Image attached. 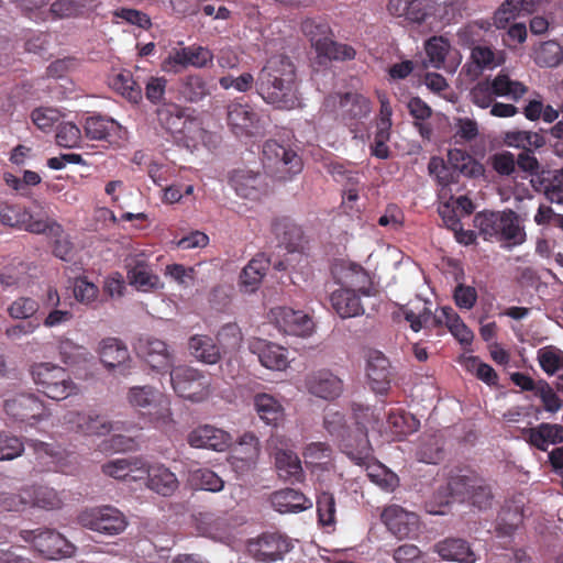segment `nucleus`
I'll use <instances>...</instances> for the list:
<instances>
[{"instance_id":"obj_21","label":"nucleus","mask_w":563,"mask_h":563,"mask_svg":"<svg viewBox=\"0 0 563 563\" xmlns=\"http://www.w3.org/2000/svg\"><path fill=\"white\" fill-rule=\"evenodd\" d=\"M366 376L375 393L384 394L389 389L391 369L388 358L377 350L366 353Z\"/></svg>"},{"instance_id":"obj_11","label":"nucleus","mask_w":563,"mask_h":563,"mask_svg":"<svg viewBox=\"0 0 563 563\" xmlns=\"http://www.w3.org/2000/svg\"><path fill=\"white\" fill-rule=\"evenodd\" d=\"M4 411L13 421L30 427L48 417L44 404L33 394H18L5 399Z\"/></svg>"},{"instance_id":"obj_57","label":"nucleus","mask_w":563,"mask_h":563,"mask_svg":"<svg viewBox=\"0 0 563 563\" xmlns=\"http://www.w3.org/2000/svg\"><path fill=\"white\" fill-rule=\"evenodd\" d=\"M449 51L450 43L441 36H434L426 43V53L429 63L434 68H441L443 66Z\"/></svg>"},{"instance_id":"obj_44","label":"nucleus","mask_w":563,"mask_h":563,"mask_svg":"<svg viewBox=\"0 0 563 563\" xmlns=\"http://www.w3.org/2000/svg\"><path fill=\"white\" fill-rule=\"evenodd\" d=\"M420 422L402 409L391 408L387 413V429L395 437H404L418 430Z\"/></svg>"},{"instance_id":"obj_35","label":"nucleus","mask_w":563,"mask_h":563,"mask_svg":"<svg viewBox=\"0 0 563 563\" xmlns=\"http://www.w3.org/2000/svg\"><path fill=\"white\" fill-rule=\"evenodd\" d=\"M188 350L192 357L205 364L213 365L221 358L219 346L209 335L195 334L190 336Z\"/></svg>"},{"instance_id":"obj_37","label":"nucleus","mask_w":563,"mask_h":563,"mask_svg":"<svg viewBox=\"0 0 563 563\" xmlns=\"http://www.w3.org/2000/svg\"><path fill=\"white\" fill-rule=\"evenodd\" d=\"M57 350L62 362L68 366H80L92 360L91 352L74 340L62 336L57 343Z\"/></svg>"},{"instance_id":"obj_61","label":"nucleus","mask_w":563,"mask_h":563,"mask_svg":"<svg viewBox=\"0 0 563 563\" xmlns=\"http://www.w3.org/2000/svg\"><path fill=\"white\" fill-rule=\"evenodd\" d=\"M80 141L81 132L76 124L71 122L59 124L56 133V142L59 146L74 148L80 144Z\"/></svg>"},{"instance_id":"obj_63","label":"nucleus","mask_w":563,"mask_h":563,"mask_svg":"<svg viewBox=\"0 0 563 563\" xmlns=\"http://www.w3.org/2000/svg\"><path fill=\"white\" fill-rule=\"evenodd\" d=\"M522 7L523 0H506L495 13V25L499 29L505 27L510 20L520 14Z\"/></svg>"},{"instance_id":"obj_58","label":"nucleus","mask_w":563,"mask_h":563,"mask_svg":"<svg viewBox=\"0 0 563 563\" xmlns=\"http://www.w3.org/2000/svg\"><path fill=\"white\" fill-rule=\"evenodd\" d=\"M24 444L15 435L0 432V461H11L22 455Z\"/></svg>"},{"instance_id":"obj_43","label":"nucleus","mask_w":563,"mask_h":563,"mask_svg":"<svg viewBox=\"0 0 563 563\" xmlns=\"http://www.w3.org/2000/svg\"><path fill=\"white\" fill-rule=\"evenodd\" d=\"M254 405L260 418L267 424H277L284 418V407L278 399L268 394H258Z\"/></svg>"},{"instance_id":"obj_54","label":"nucleus","mask_w":563,"mask_h":563,"mask_svg":"<svg viewBox=\"0 0 563 563\" xmlns=\"http://www.w3.org/2000/svg\"><path fill=\"white\" fill-rule=\"evenodd\" d=\"M534 60L542 67H555L563 60V48L555 41L544 42L536 49Z\"/></svg>"},{"instance_id":"obj_62","label":"nucleus","mask_w":563,"mask_h":563,"mask_svg":"<svg viewBox=\"0 0 563 563\" xmlns=\"http://www.w3.org/2000/svg\"><path fill=\"white\" fill-rule=\"evenodd\" d=\"M60 119V113L57 109L48 107H40L32 111L31 120L37 129L47 132Z\"/></svg>"},{"instance_id":"obj_51","label":"nucleus","mask_w":563,"mask_h":563,"mask_svg":"<svg viewBox=\"0 0 563 563\" xmlns=\"http://www.w3.org/2000/svg\"><path fill=\"white\" fill-rule=\"evenodd\" d=\"M501 211H484L474 217V227L484 240H497Z\"/></svg>"},{"instance_id":"obj_50","label":"nucleus","mask_w":563,"mask_h":563,"mask_svg":"<svg viewBox=\"0 0 563 563\" xmlns=\"http://www.w3.org/2000/svg\"><path fill=\"white\" fill-rule=\"evenodd\" d=\"M537 360L542 371L549 376L555 375L563 368V351L554 345L539 349Z\"/></svg>"},{"instance_id":"obj_26","label":"nucleus","mask_w":563,"mask_h":563,"mask_svg":"<svg viewBox=\"0 0 563 563\" xmlns=\"http://www.w3.org/2000/svg\"><path fill=\"white\" fill-rule=\"evenodd\" d=\"M230 184L236 195L246 199H258L267 191L265 177L250 169L234 170Z\"/></svg>"},{"instance_id":"obj_41","label":"nucleus","mask_w":563,"mask_h":563,"mask_svg":"<svg viewBox=\"0 0 563 563\" xmlns=\"http://www.w3.org/2000/svg\"><path fill=\"white\" fill-rule=\"evenodd\" d=\"M30 497L27 506L37 507L45 510L59 509L63 506V498L52 487L43 485L25 486Z\"/></svg>"},{"instance_id":"obj_34","label":"nucleus","mask_w":563,"mask_h":563,"mask_svg":"<svg viewBox=\"0 0 563 563\" xmlns=\"http://www.w3.org/2000/svg\"><path fill=\"white\" fill-rule=\"evenodd\" d=\"M360 292L356 289L340 288L331 294L332 308L341 318H352L364 312Z\"/></svg>"},{"instance_id":"obj_18","label":"nucleus","mask_w":563,"mask_h":563,"mask_svg":"<svg viewBox=\"0 0 563 563\" xmlns=\"http://www.w3.org/2000/svg\"><path fill=\"white\" fill-rule=\"evenodd\" d=\"M277 327L286 334L309 336L313 332L314 323L305 312L286 307L272 310Z\"/></svg>"},{"instance_id":"obj_15","label":"nucleus","mask_w":563,"mask_h":563,"mask_svg":"<svg viewBox=\"0 0 563 563\" xmlns=\"http://www.w3.org/2000/svg\"><path fill=\"white\" fill-rule=\"evenodd\" d=\"M291 548V542L286 537L271 533L250 542L247 550L256 561L271 563L282 560Z\"/></svg>"},{"instance_id":"obj_16","label":"nucleus","mask_w":563,"mask_h":563,"mask_svg":"<svg viewBox=\"0 0 563 563\" xmlns=\"http://www.w3.org/2000/svg\"><path fill=\"white\" fill-rule=\"evenodd\" d=\"M450 488L454 494L465 495L470 504L479 510H485L493 504L492 488L482 478H456L450 483Z\"/></svg>"},{"instance_id":"obj_29","label":"nucleus","mask_w":563,"mask_h":563,"mask_svg":"<svg viewBox=\"0 0 563 563\" xmlns=\"http://www.w3.org/2000/svg\"><path fill=\"white\" fill-rule=\"evenodd\" d=\"M269 501L274 510L279 514H298L312 507L311 499L292 488L274 492L269 496Z\"/></svg>"},{"instance_id":"obj_27","label":"nucleus","mask_w":563,"mask_h":563,"mask_svg":"<svg viewBox=\"0 0 563 563\" xmlns=\"http://www.w3.org/2000/svg\"><path fill=\"white\" fill-rule=\"evenodd\" d=\"M308 391L322 399H333L340 396L343 389L342 380L330 371L321 369L311 373L306 378Z\"/></svg>"},{"instance_id":"obj_17","label":"nucleus","mask_w":563,"mask_h":563,"mask_svg":"<svg viewBox=\"0 0 563 563\" xmlns=\"http://www.w3.org/2000/svg\"><path fill=\"white\" fill-rule=\"evenodd\" d=\"M130 285L142 291L158 289L163 285L148 265L144 253L131 254L125 260Z\"/></svg>"},{"instance_id":"obj_38","label":"nucleus","mask_w":563,"mask_h":563,"mask_svg":"<svg viewBox=\"0 0 563 563\" xmlns=\"http://www.w3.org/2000/svg\"><path fill=\"white\" fill-rule=\"evenodd\" d=\"M497 241H506L511 245H520L526 241L525 229L520 225L519 218L515 211H501Z\"/></svg>"},{"instance_id":"obj_45","label":"nucleus","mask_w":563,"mask_h":563,"mask_svg":"<svg viewBox=\"0 0 563 563\" xmlns=\"http://www.w3.org/2000/svg\"><path fill=\"white\" fill-rule=\"evenodd\" d=\"M93 9L91 0H56L51 4L49 12L55 19L77 18Z\"/></svg>"},{"instance_id":"obj_4","label":"nucleus","mask_w":563,"mask_h":563,"mask_svg":"<svg viewBox=\"0 0 563 563\" xmlns=\"http://www.w3.org/2000/svg\"><path fill=\"white\" fill-rule=\"evenodd\" d=\"M126 401L134 410L146 413L158 427H168L173 423L170 400L151 385L130 387L126 391Z\"/></svg>"},{"instance_id":"obj_55","label":"nucleus","mask_w":563,"mask_h":563,"mask_svg":"<svg viewBox=\"0 0 563 563\" xmlns=\"http://www.w3.org/2000/svg\"><path fill=\"white\" fill-rule=\"evenodd\" d=\"M301 31L309 38L311 45L314 46L317 42L325 40L331 35L329 24L321 18H307L301 22Z\"/></svg>"},{"instance_id":"obj_64","label":"nucleus","mask_w":563,"mask_h":563,"mask_svg":"<svg viewBox=\"0 0 563 563\" xmlns=\"http://www.w3.org/2000/svg\"><path fill=\"white\" fill-rule=\"evenodd\" d=\"M470 96L473 103L482 109L489 108L496 98L489 79L476 84L472 88Z\"/></svg>"},{"instance_id":"obj_48","label":"nucleus","mask_w":563,"mask_h":563,"mask_svg":"<svg viewBox=\"0 0 563 563\" xmlns=\"http://www.w3.org/2000/svg\"><path fill=\"white\" fill-rule=\"evenodd\" d=\"M471 58L479 70L495 69L506 60L504 51L493 49L486 45H476L472 48Z\"/></svg>"},{"instance_id":"obj_33","label":"nucleus","mask_w":563,"mask_h":563,"mask_svg":"<svg viewBox=\"0 0 563 563\" xmlns=\"http://www.w3.org/2000/svg\"><path fill=\"white\" fill-rule=\"evenodd\" d=\"M86 135L91 140L124 139L126 130L117 121L102 117H90L85 123Z\"/></svg>"},{"instance_id":"obj_10","label":"nucleus","mask_w":563,"mask_h":563,"mask_svg":"<svg viewBox=\"0 0 563 563\" xmlns=\"http://www.w3.org/2000/svg\"><path fill=\"white\" fill-rule=\"evenodd\" d=\"M263 162L278 179H288L301 170V159L297 153L274 140L265 142Z\"/></svg>"},{"instance_id":"obj_52","label":"nucleus","mask_w":563,"mask_h":563,"mask_svg":"<svg viewBox=\"0 0 563 563\" xmlns=\"http://www.w3.org/2000/svg\"><path fill=\"white\" fill-rule=\"evenodd\" d=\"M449 163L454 169L470 177L482 175L484 172L483 166L462 150H451L449 152Z\"/></svg>"},{"instance_id":"obj_36","label":"nucleus","mask_w":563,"mask_h":563,"mask_svg":"<svg viewBox=\"0 0 563 563\" xmlns=\"http://www.w3.org/2000/svg\"><path fill=\"white\" fill-rule=\"evenodd\" d=\"M523 432L528 435L529 443L541 451H547L549 445L563 441V427L560 424L543 422Z\"/></svg>"},{"instance_id":"obj_7","label":"nucleus","mask_w":563,"mask_h":563,"mask_svg":"<svg viewBox=\"0 0 563 563\" xmlns=\"http://www.w3.org/2000/svg\"><path fill=\"white\" fill-rule=\"evenodd\" d=\"M169 380L174 391L190 401L201 402L211 395L210 378L191 366L174 367L170 371Z\"/></svg>"},{"instance_id":"obj_59","label":"nucleus","mask_w":563,"mask_h":563,"mask_svg":"<svg viewBox=\"0 0 563 563\" xmlns=\"http://www.w3.org/2000/svg\"><path fill=\"white\" fill-rule=\"evenodd\" d=\"M29 497L25 487H22L18 493H0V512L24 510L27 507Z\"/></svg>"},{"instance_id":"obj_6","label":"nucleus","mask_w":563,"mask_h":563,"mask_svg":"<svg viewBox=\"0 0 563 563\" xmlns=\"http://www.w3.org/2000/svg\"><path fill=\"white\" fill-rule=\"evenodd\" d=\"M0 223L7 227H16L32 233H46L49 229L58 233L60 225L51 221L41 206L35 209H22L18 206H0Z\"/></svg>"},{"instance_id":"obj_22","label":"nucleus","mask_w":563,"mask_h":563,"mask_svg":"<svg viewBox=\"0 0 563 563\" xmlns=\"http://www.w3.org/2000/svg\"><path fill=\"white\" fill-rule=\"evenodd\" d=\"M260 441L253 433H244L233 446L230 463L236 472L252 470L260 456Z\"/></svg>"},{"instance_id":"obj_56","label":"nucleus","mask_w":563,"mask_h":563,"mask_svg":"<svg viewBox=\"0 0 563 563\" xmlns=\"http://www.w3.org/2000/svg\"><path fill=\"white\" fill-rule=\"evenodd\" d=\"M38 302L30 297H19L7 308L8 314L15 320L32 318L38 311Z\"/></svg>"},{"instance_id":"obj_8","label":"nucleus","mask_w":563,"mask_h":563,"mask_svg":"<svg viewBox=\"0 0 563 563\" xmlns=\"http://www.w3.org/2000/svg\"><path fill=\"white\" fill-rule=\"evenodd\" d=\"M20 537L31 543L41 555L49 560L71 556L75 547L62 533L53 529L22 530Z\"/></svg>"},{"instance_id":"obj_47","label":"nucleus","mask_w":563,"mask_h":563,"mask_svg":"<svg viewBox=\"0 0 563 563\" xmlns=\"http://www.w3.org/2000/svg\"><path fill=\"white\" fill-rule=\"evenodd\" d=\"M268 268V261L264 257H255L243 268L240 282L246 292L254 291L261 284Z\"/></svg>"},{"instance_id":"obj_3","label":"nucleus","mask_w":563,"mask_h":563,"mask_svg":"<svg viewBox=\"0 0 563 563\" xmlns=\"http://www.w3.org/2000/svg\"><path fill=\"white\" fill-rule=\"evenodd\" d=\"M31 375L37 389L51 399L63 400L79 391L68 371L55 363H35L31 366Z\"/></svg>"},{"instance_id":"obj_19","label":"nucleus","mask_w":563,"mask_h":563,"mask_svg":"<svg viewBox=\"0 0 563 563\" xmlns=\"http://www.w3.org/2000/svg\"><path fill=\"white\" fill-rule=\"evenodd\" d=\"M161 125L172 134L187 136L199 128L196 119L190 118L186 111L177 104H163L157 110Z\"/></svg>"},{"instance_id":"obj_12","label":"nucleus","mask_w":563,"mask_h":563,"mask_svg":"<svg viewBox=\"0 0 563 563\" xmlns=\"http://www.w3.org/2000/svg\"><path fill=\"white\" fill-rule=\"evenodd\" d=\"M137 351L142 360L158 373H169L176 367V353L165 341L146 336L141 339L137 344Z\"/></svg>"},{"instance_id":"obj_53","label":"nucleus","mask_w":563,"mask_h":563,"mask_svg":"<svg viewBox=\"0 0 563 563\" xmlns=\"http://www.w3.org/2000/svg\"><path fill=\"white\" fill-rule=\"evenodd\" d=\"M189 481L194 486L212 493L221 492L224 487V481L209 468L191 471Z\"/></svg>"},{"instance_id":"obj_32","label":"nucleus","mask_w":563,"mask_h":563,"mask_svg":"<svg viewBox=\"0 0 563 563\" xmlns=\"http://www.w3.org/2000/svg\"><path fill=\"white\" fill-rule=\"evenodd\" d=\"M433 550L444 561H454L459 563L476 562L475 553L471 550L468 543L463 539H445L435 543Z\"/></svg>"},{"instance_id":"obj_2","label":"nucleus","mask_w":563,"mask_h":563,"mask_svg":"<svg viewBox=\"0 0 563 563\" xmlns=\"http://www.w3.org/2000/svg\"><path fill=\"white\" fill-rule=\"evenodd\" d=\"M64 423L85 435L103 437L113 433L111 439L102 442L103 451H124L131 446V440L115 433L123 430L122 422H112L95 411H69L64 416Z\"/></svg>"},{"instance_id":"obj_28","label":"nucleus","mask_w":563,"mask_h":563,"mask_svg":"<svg viewBox=\"0 0 563 563\" xmlns=\"http://www.w3.org/2000/svg\"><path fill=\"white\" fill-rule=\"evenodd\" d=\"M227 122L235 135H250L257 126L258 115L246 103L231 102L227 108Z\"/></svg>"},{"instance_id":"obj_25","label":"nucleus","mask_w":563,"mask_h":563,"mask_svg":"<svg viewBox=\"0 0 563 563\" xmlns=\"http://www.w3.org/2000/svg\"><path fill=\"white\" fill-rule=\"evenodd\" d=\"M145 461L141 457H122L107 462L102 472L114 479L139 482L145 479Z\"/></svg>"},{"instance_id":"obj_30","label":"nucleus","mask_w":563,"mask_h":563,"mask_svg":"<svg viewBox=\"0 0 563 563\" xmlns=\"http://www.w3.org/2000/svg\"><path fill=\"white\" fill-rule=\"evenodd\" d=\"M145 484L155 493L163 496H170L178 488V479L163 464L150 465L145 461Z\"/></svg>"},{"instance_id":"obj_13","label":"nucleus","mask_w":563,"mask_h":563,"mask_svg":"<svg viewBox=\"0 0 563 563\" xmlns=\"http://www.w3.org/2000/svg\"><path fill=\"white\" fill-rule=\"evenodd\" d=\"M98 355L103 366L113 373L128 375L132 368V358L128 346L117 338L102 339L98 344Z\"/></svg>"},{"instance_id":"obj_5","label":"nucleus","mask_w":563,"mask_h":563,"mask_svg":"<svg viewBox=\"0 0 563 563\" xmlns=\"http://www.w3.org/2000/svg\"><path fill=\"white\" fill-rule=\"evenodd\" d=\"M405 319L410 323V328L418 332L424 325L432 323L433 325L444 324L451 334L462 344H471L474 334L463 322L461 317L451 307H442L434 316L427 307L422 311L415 312L412 310L405 311Z\"/></svg>"},{"instance_id":"obj_39","label":"nucleus","mask_w":563,"mask_h":563,"mask_svg":"<svg viewBox=\"0 0 563 563\" xmlns=\"http://www.w3.org/2000/svg\"><path fill=\"white\" fill-rule=\"evenodd\" d=\"M320 64H325L331 60H350L355 57L353 47L346 44L335 43L331 35L325 37L322 42L319 41L313 46Z\"/></svg>"},{"instance_id":"obj_31","label":"nucleus","mask_w":563,"mask_h":563,"mask_svg":"<svg viewBox=\"0 0 563 563\" xmlns=\"http://www.w3.org/2000/svg\"><path fill=\"white\" fill-rule=\"evenodd\" d=\"M349 456L355 462V464L367 466V476L377 486L385 490H393L397 486L398 477L396 474L389 472L380 464L367 465V460L369 457V448L367 441L364 442L362 450L357 455L349 453Z\"/></svg>"},{"instance_id":"obj_1","label":"nucleus","mask_w":563,"mask_h":563,"mask_svg":"<svg viewBox=\"0 0 563 563\" xmlns=\"http://www.w3.org/2000/svg\"><path fill=\"white\" fill-rule=\"evenodd\" d=\"M255 87L263 101L276 109L301 107L297 69L286 55H275L266 60L257 74Z\"/></svg>"},{"instance_id":"obj_23","label":"nucleus","mask_w":563,"mask_h":563,"mask_svg":"<svg viewBox=\"0 0 563 563\" xmlns=\"http://www.w3.org/2000/svg\"><path fill=\"white\" fill-rule=\"evenodd\" d=\"M279 439L272 438L269 446L275 450L274 460L278 475L284 481L298 483L303 479V470L298 455L287 449L278 448Z\"/></svg>"},{"instance_id":"obj_60","label":"nucleus","mask_w":563,"mask_h":563,"mask_svg":"<svg viewBox=\"0 0 563 563\" xmlns=\"http://www.w3.org/2000/svg\"><path fill=\"white\" fill-rule=\"evenodd\" d=\"M181 93L186 100L198 102L209 95L207 82L199 76H189L185 80Z\"/></svg>"},{"instance_id":"obj_20","label":"nucleus","mask_w":563,"mask_h":563,"mask_svg":"<svg viewBox=\"0 0 563 563\" xmlns=\"http://www.w3.org/2000/svg\"><path fill=\"white\" fill-rule=\"evenodd\" d=\"M333 277L343 288L356 289L364 296H369V276L357 264L346 261H338L331 268Z\"/></svg>"},{"instance_id":"obj_49","label":"nucleus","mask_w":563,"mask_h":563,"mask_svg":"<svg viewBox=\"0 0 563 563\" xmlns=\"http://www.w3.org/2000/svg\"><path fill=\"white\" fill-rule=\"evenodd\" d=\"M489 81L495 97H505L517 101L527 92V87L522 82L510 79V77L504 73H499Z\"/></svg>"},{"instance_id":"obj_14","label":"nucleus","mask_w":563,"mask_h":563,"mask_svg":"<svg viewBox=\"0 0 563 563\" xmlns=\"http://www.w3.org/2000/svg\"><path fill=\"white\" fill-rule=\"evenodd\" d=\"M387 529L398 539L412 538L420 529L419 517L398 505H390L382 512Z\"/></svg>"},{"instance_id":"obj_40","label":"nucleus","mask_w":563,"mask_h":563,"mask_svg":"<svg viewBox=\"0 0 563 563\" xmlns=\"http://www.w3.org/2000/svg\"><path fill=\"white\" fill-rule=\"evenodd\" d=\"M258 361L269 369L284 371L289 364L287 351L277 344L268 342H260L255 346Z\"/></svg>"},{"instance_id":"obj_46","label":"nucleus","mask_w":563,"mask_h":563,"mask_svg":"<svg viewBox=\"0 0 563 563\" xmlns=\"http://www.w3.org/2000/svg\"><path fill=\"white\" fill-rule=\"evenodd\" d=\"M109 84L113 90L131 102H137L142 98L141 87L135 82L129 70L113 74Z\"/></svg>"},{"instance_id":"obj_42","label":"nucleus","mask_w":563,"mask_h":563,"mask_svg":"<svg viewBox=\"0 0 563 563\" xmlns=\"http://www.w3.org/2000/svg\"><path fill=\"white\" fill-rule=\"evenodd\" d=\"M339 99L340 107L346 108L349 114L352 118H365L369 114L372 108L371 102L367 98L358 93H345L344 96H330L325 100V106L330 107L331 103H335Z\"/></svg>"},{"instance_id":"obj_24","label":"nucleus","mask_w":563,"mask_h":563,"mask_svg":"<svg viewBox=\"0 0 563 563\" xmlns=\"http://www.w3.org/2000/svg\"><path fill=\"white\" fill-rule=\"evenodd\" d=\"M232 437L222 429L213 426H199L189 432L187 442L192 448L224 451L231 443Z\"/></svg>"},{"instance_id":"obj_9","label":"nucleus","mask_w":563,"mask_h":563,"mask_svg":"<svg viewBox=\"0 0 563 563\" xmlns=\"http://www.w3.org/2000/svg\"><path fill=\"white\" fill-rule=\"evenodd\" d=\"M78 522L86 529L107 536L120 534L128 526L124 514L112 506L86 509L79 514Z\"/></svg>"}]
</instances>
